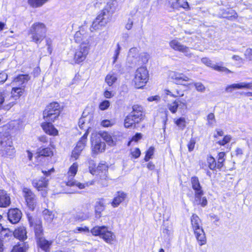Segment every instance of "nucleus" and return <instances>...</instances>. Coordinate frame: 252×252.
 I'll return each mask as SVG.
<instances>
[{"label": "nucleus", "mask_w": 252, "mask_h": 252, "mask_svg": "<svg viewBox=\"0 0 252 252\" xmlns=\"http://www.w3.org/2000/svg\"><path fill=\"white\" fill-rule=\"evenodd\" d=\"M0 236L5 241L10 240L11 239L13 238V233L12 231H10L8 228H5L2 232L0 234Z\"/></svg>", "instance_id": "35"}, {"label": "nucleus", "mask_w": 252, "mask_h": 252, "mask_svg": "<svg viewBox=\"0 0 252 252\" xmlns=\"http://www.w3.org/2000/svg\"><path fill=\"white\" fill-rule=\"evenodd\" d=\"M8 220L12 223H17L20 220L22 217V213L17 208L11 209L7 213Z\"/></svg>", "instance_id": "14"}, {"label": "nucleus", "mask_w": 252, "mask_h": 252, "mask_svg": "<svg viewBox=\"0 0 252 252\" xmlns=\"http://www.w3.org/2000/svg\"><path fill=\"white\" fill-rule=\"evenodd\" d=\"M46 28L45 25L40 22L33 24L29 30V34H31L32 41L36 44L40 43L45 37Z\"/></svg>", "instance_id": "2"}, {"label": "nucleus", "mask_w": 252, "mask_h": 252, "mask_svg": "<svg viewBox=\"0 0 252 252\" xmlns=\"http://www.w3.org/2000/svg\"><path fill=\"white\" fill-rule=\"evenodd\" d=\"M26 248L20 245L15 246L13 247L11 252H26Z\"/></svg>", "instance_id": "54"}, {"label": "nucleus", "mask_w": 252, "mask_h": 252, "mask_svg": "<svg viewBox=\"0 0 252 252\" xmlns=\"http://www.w3.org/2000/svg\"><path fill=\"white\" fill-rule=\"evenodd\" d=\"M30 79L28 74H21L15 77L11 82L12 86L17 87H26V83Z\"/></svg>", "instance_id": "15"}, {"label": "nucleus", "mask_w": 252, "mask_h": 252, "mask_svg": "<svg viewBox=\"0 0 252 252\" xmlns=\"http://www.w3.org/2000/svg\"><path fill=\"white\" fill-rule=\"evenodd\" d=\"M48 179L46 178L42 177L41 179H34L32 181V185L38 191H41V194L43 196H45L47 194V188L48 187Z\"/></svg>", "instance_id": "10"}, {"label": "nucleus", "mask_w": 252, "mask_h": 252, "mask_svg": "<svg viewBox=\"0 0 252 252\" xmlns=\"http://www.w3.org/2000/svg\"><path fill=\"white\" fill-rule=\"evenodd\" d=\"M165 93L167 95H169L171 96L177 97L179 96H181L183 95V94H181L180 92L178 91H176V94H174L173 93V92H171L168 90H165Z\"/></svg>", "instance_id": "61"}, {"label": "nucleus", "mask_w": 252, "mask_h": 252, "mask_svg": "<svg viewBox=\"0 0 252 252\" xmlns=\"http://www.w3.org/2000/svg\"><path fill=\"white\" fill-rule=\"evenodd\" d=\"M117 79L114 74H109L105 78V81L109 86H111L116 82Z\"/></svg>", "instance_id": "42"}, {"label": "nucleus", "mask_w": 252, "mask_h": 252, "mask_svg": "<svg viewBox=\"0 0 252 252\" xmlns=\"http://www.w3.org/2000/svg\"><path fill=\"white\" fill-rule=\"evenodd\" d=\"M185 105V103L182 102L181 100L177 99L174 102L167 104V108L172 113H175L177 112V108L180 104Z\"/></svg>", "instance_id": "32"}, {"label": "nucleus", "mask_w": 252, "mask_h": 252, "mask_svg": "<svg viewBox=\"0 0 252 252\" xmlns=\"http://www.w3.org/2000/svg\"><path fill=\"white\" fill-rule=\"evenodd\" d=\"M197 198L195 196V202L197 204H200L202 206H205L207 204V200L205 197H200V198L196 199Z\"/></svg>", "instance_id": "53"}, {"label": "nucleus", "mask_w": 252, "mask_h": 252, "mask_svg": "<svg viewBox=\"0 0 252 252\" xmlns=\"http://www.w3.org/2000/svg\"><path fill=\"white\" fill-rule=\"evenodd\" d=\"M169 4L173 9L182 8L186 11L190 9L189 4L186 0H171L169 1Z\"/></svg>", "instance_id": "19"}, {"label": "nucleus", "mask_w": 252, "mask_h": 252, "mask_svg": "<svg viewBox=\"0 0 252 252\" xmlns=\"http://www.w3.org/2000/svg\"><path fill=\"white\" fill-rule=\"evenodd\" d=\"M88 134V132L86 131L83 136L81 138L80 140L77 143L75 148L81 151L83 150L86 145Z\"/></svg>", "instance_id": "37"}, {"label": "nucleus", "mask_w": 252, "mask_h": 252, "mask_svg": "<svg viewBox=\"0 0 252 252\" xmlns=\"http://www.w3.org/2000/svg\"><path fill=\"white\" fill-rule=\"evenodd\" d=\"M114 122L113 120H104L101 122V125L104 127L111 126L114 125Z\"/></svg>", "instance_id": "56"}, {"label": "nucleus", "mask_w": 252, "mask_h": 252, "mask_svg": "<svg viewBox=\"0 0 252 252\" xmlns=\"http://www.w3.org/2000/svg\"><path fill=\"white\" fill-rule=\"evenodd\" d=\"M169 45L170 47L174 50L181 52L187 57H191L192 56V54L190 52L189 48L182 44L176 39L171 40L169 42Z\"/></svg>", "instance_id": "11"}, {"label": "nucleus", "mask_w": 252, "mask_h": 252, "mask_svg": "<svg viewBox=\"0 0 252 252\" xmlns=\"http://www.w3.org/2000/svg\"><path fill=\"white\" fill-rule=\"evenodd\" d=\"M201 62L207 66L212 67L213 64H212V61L207 58H203L201 59Z\"/></svg>", "instance_id": "64"}, {"label": "nucleus", "mask_w": 252, "mask_h": 252, "mask_svg": "<svg viewBox=\"0 0 252 252\" xmlns=\"http://www.w3.org/2000/svg\"><path fill=\"white\" fill-rule=\"evenodd\" d=\"M121 50V47L120 44L119 43H118L117 44V48L115 50L114 54V56L113 57V63H115L117 61V60L118 58V57L119 56Z\"/></svg>", "instance_id": "50"}, {"label": "nucleus", "mask_w": 252, "mask_h": 252, "mask_svg": "<svg viewBox=\"0 0 252 252\" xmlns=\"http://www.w3.org/2000/svg\"><path fill=\"white\" fill-rule=\"evenodd\" d=\"M38 153L40 156L49 157L53 155V152L48 148L39 149Z\"/></svg>", "instance_id": "44"}, {"label": "nucleus", "mask_w": 252, "mask_h": 252, "mask_svg": "<svg viewBox=\"0 0 252 252\" xmlns=\"http://www.w3.org/2000/svg\"><path fill=\"white\" fill-rule=\"evenodd\" d=\"M9 195L3 190H0V207L6 208L10 205Z\"/></svg>", "instance_id": "22"}, {"label": "nucleus", "mask_w": 252, "mask_h": 252, "mask_svg": "<svg viewBox=\"0 0 252 252\" xmlns=\"http://www.w3.org/2000/svg\"><path fill=\"white\" fill-rule=\"evenodd\" d=\"M92 152L93 153L97 154L98 153L103 152L105 149V143L101 141L96 142L94 144L92 142Z\"/></svg>", "instance_id": "30"}, {"label": "nucleus", "mask_w": 252, "mask_h": 252, "mask_svg": "<svg viewBox=\"0 0 252 252\" xmlns=\"http://www.w3.org/2000/svg\"><path fill=\"white\" fill-rule=\"evenodd\" d=\"M60 112V106L58 103H51L43 111V118L47 122H54L59 116Z\"/></svg>", "instance_id": "4"}, {"label": "nucleus", "mask_w": 252, "mask_h": 252, "mask_svg": "<svg viewBox=\"0 0 252 252\" xmlns=\"http://www.w3.org/2000/svg\"><path fill=\"white\" fill-rule=\"evenodd\" d=\"M174 122L180 129L183 130L186 126V120L184 117L175 119Z\"/></svg>", "instance_id": "38"}, {"label": "nucleus", "mask_w": 252, "mask_h": 252, "mask_svg": "<svg viewBox=\"0 0 252 252\" xmlns=\"http://www.w3.org/2000/svg\"><path fill=\"white\" fill-rule=\"evenodd\" d=\"M149 80V72L145 66L138 68L135 72L133 79L135 87L141 88L144 86Z\"/></svg>", "instance_id": "5"}, {"label": "nucleus", "mask_w": 252, "mask_h": 252, "mask_svg": "<svg viewBox=\"0 0 252 252\" xmlns=\"http://www.w3.org/2000/svg\"><path fill=\"white\" fill-rule=\"evenodd\" d=\"M126 197V194L124 192L118 191L115 197L114 198L111 203L112 205L114 207L118 206L120 203L123 202Z\"/></svg>", "instance_id": "27"}, {"label": "nucleus", "mask_w": 252, "mask_h": 252, "mask_svg": "<svg viewBox=\"0 0 252 252\" xmlns=\"http://www.w3.org/2000/svg\"><path fill=\"white\" fill-rule=\"evenodd\" d=\"M105 206L104 200L100 199L97 201L95 205V214L96 218H99L101 216V213L104 210Z\"/></svg>", "instance_id": "26"}, {"label": "nucleus", "mask_w": 252, "mask_h": 252, "mask_svg": "<svg viewBox=\"0 0 252 252\" xmlns=\"http://www.w3.org/2000/svg\"><path fill=\"white\" fill-rule=\"evenodd\" d=\"M90 50V43L88 40L83 41L76 49L74 56L75 63H79L84 61Z\"/></svg>", "instance_id": "7"}, {"label": "nucleus", "mask_w": 252, "mask_h": 252, "mask_svg": "<svg viewBox=\"0 0 252 252\" xmlns=\"http://www.w3.org/2000/svg\"><path fill=\"white\" fill-rule=\"evenodd\" d=\"M36 239L38 245L42 250L45 252H49L50 251V247L52 245V241H47L43 237Z\"/></svg>", "instance_id": "23"}, {"label": "nucleus", "mask_w": 252, "mask_h": 252, "mask_svg": "<svg viewBox=\"0 0 252 252\" xmlns=\"http://www.w3.org/2000/svg\"><path fill=\"white\" fill-rule=\"evenodd\" d=\"M7 92L5 90L3 89H0V106L3 103L4 101V98Z\"/></svg>", "instance_id": "58"}, {"label": "nucleus", "mask_w": 252, "mask_h": 252, "mask_svg": "<svg viewBox=\"0 0 252 252\" xmlns=\"http://www.w3.org/2000/svg\"><path fill=\"white\" fill-rule=\"evenodd\" d=\"M51 122H52L46 121V122L42 124L41 127L47 134L50 135L56 136L58 134V131L51 123Z\"/></svg>", "instance_id": "20"}, {"label": "nucleus", "mask_w": 252, "mask_h": 252, "mask_svg": "<svg viewBox=\"0 0 252 252\" xmlns=\"http://www.w3.org/2000/svg\"><path fill=\"white\" fill-rule=\"evenodd\" d=\"M131 154L133 158H137L140 156L141 152L139 149L135 148L131 150Z\"/></svg>", "instance_id": "63"}, {"label": "nucleus", "mask_w": 252, "mask_h": 252, "mask_svg": "<svg viewBox=\"0 0 252 252\" xmlns=\"http://www.w3.org/2000/svg\"><path fill=\"white\" fill-rule=\"evenodd\" d=\"M245 58L249 61H252V48L247 49L245 52Z\"/></svg>", "instance_id": "62"}, {"label": "nucleus", "mask_w": 252, "mask_h": 252, "mask_svg": "<svg viewBox=\"0 0 252 252\" xmlns=\"http://www.w3.org/2000/svg\"><path fill=\"white\" fill-rule=\"evenodd\" d=\"M139 56V50L137 48H130L128 53L127 62L130 64L136 65L138 63Z\"/></svg>", "instance_id": "17"}, {"label": "nucleus", "mask_w": 252, "mask_h": 252, "mask_svg": "<svg viewBox=\"0 0 252 252\" xmlns=\"http://www.w3.org/2000/svg\"><path fill=\"white\" fill-rule=\"evenodd\" d=\"M195 142H196V141H195V140L194 138H190L189 141V143L188 144V147L189 151V152L193 151V150L194 149Z\"/></svg>", "instance_id": "60"}, {"label": "nucleus", "mask_w": 252, "mask_h": 252, "mask_svg": "<svg viewBox=\"0 0 252 252\" xmlns=\"http://www.w3.org/2000/svg\"><path fill=\"white\" fill-rule=\"evenodd\" d=\"M191 223L196 238L200 246H202L206 243V239L203 229L201 225V220L195 214L191 218Z\"/></svg>", "instance_id": "3"}, {"label": "nucleus", "mask_w": 252, "mask_h": 252, "mask_svg": "<svg viewBox=\"0 0 252 252\" xmlns=\"http://www.w3.org/2000/svg\"><path fill=\"white\" fill-rule=\"evenodd\" d=\"M105 232H103L101 238H102L106 242L111 244L115 239V235L111 231H109L106 227Z\"/></svg>", "instance_id": "29"}, {"label": "nucleus", "mask_w": 252, "mask_h": 252, "mask_svg": "<svg viewBox=\"0 0 252 252\" xmlns=\"http://www.w3.org/2000/svg\"><path fill=\"white\" fill-rule=\"evenodd\" d=\"M44 220L48 222H51L54 218V214L48 209H45L42 212Z\"/></svg>", "instance_id": "33"}, {"label": "nucleus", "mask_w": 252, "mask_h": 252, "mask_svg": "<svg viewBox=\"0 0 252 252\" xmlns=\"http://www.w3.org/2000/svg\"><path fill=\"white\" fill-rule=\"evenodd\" d=\"M207 162L208 163L209 167L211 170L215 169L217 167V163L215 161V158L212 157H209L207 158Z\"/></svg>", "instance_id": "46"}, {"label": "nucleus", "mask_w": 252, "mask_h": 252, "mask_svg": "<svg viewBox=\"0 0 252 252\" xmlns=\"http://www.w3.org/2000/svg\"><path fill=\"white\" fill-rule=\"evenodd\" d=\"M13 237L17 238L19 240H24L27 238V231L26 228L22 226L16 229L13 232Z\"/></svg>", "instance_id": "28"}, {"label": "nucleus", "mask_w": 252, "mask_h": 252, "mask_svg": "<svg viewBox=\"0 0 252 252\" xmlns=\"http://www.w3.org/2000/svg\"><path fill=\"white\" fill-rule=\"evenodd\" d=\"M48 0H28L29 4L32 7H38L47 2Z\"/></svg>", "instance_id": "40"}, {"label": "nucleus", "mask_w": 252, "mask_h": 252, "mask_svg": "<svg viewBox=\"0 0 252 252\" xmlns=\"http://www.w3.org/2000/svg\"><path fill=\"white\" fill-rule=\"evenodd\" d=\"M24 196L29 208L33 210L36 204V198L34 193L29 188H24L22 190Z\"/></svg>", "instance_id": "9"}, {"label": "nucleus", "mask_w": 252, "mask_h": 252, "mask_svg": "<svg viewBox=\"0 0 252 252\" xmlns=\"http://www.w3.org/2000/svg\"><path fill=\"white\" fill-rule=\"evenodd\" d=\"M231 139V137L229 135H225L222 140L219 141L218 143L221 146H223L225 144L229 143Z\"/></svg>", "instance_id": "51"}, {"label": "nucleus", "mask_w": 252, "mask_h": 252, "mask_svg": "<svg viewBox=\"0 0 252 252\" xmlns=\"http://www.w3.org/2000/svg\"><path fill=\"white\" fill-rule=\"evenodd\" d=\"M84 35L80 31L77 32L74 35V39L76 42H80L82 41Z\"/></svg>", "instance_id": "59"}, {"label": "nucleus", "mask_w": 252, "mask_h": 252, "mask_svg": "<svg viewBox=\"0 0 252 252\" xmlns=\"http://www.w3.org/2000/svg\"><path fill=\"white\" fill-rule=\"evenodd\" d=\"M114 1L111 0L107 2L103 10L94 21L90 28L91 32L100 30L105 26L111 19L112 14L114 12Z\"/></svg>", "instance_id": "1"}, {"label": "nucleus", "mask_w": 252, "mask_h": 252, "mask_svg": "<svg viewBox=\"0 0 252 252\" xmlns=\"http://www.w3.org/2000/svg\"><path fill=\"white\" fill-rule=\"evenodd\" d=\"M169 77L174 80L177 84L183 85L184 82L189 81V77L183 73H180L176 71H170L169 74Z\"/></svg>", "instance_id": "16"}, {"label": "nucleus", "mask_w": 252, "mask_h": 252, "mask_svg": "<svg viewBox=\"0 0 252 252\" xmlns=\"http://www.w3.org/2000/svg\"><path fill=\"white\" fill-rule=\"evenodd\" d=\"M150 58V55L149 54L146 52H143L139 54L138 63L137 64H146L148 63L149 59Z\"/></svg>", "instance_id": "36"}, {"label": "nucleus", "mask_w": 252, "mask_h": 252, "mask_svg": "<svg viewBox=\"0 0 252 252\" xmlns=\"http://www.w3.org/2000/svg\"><path fill=\"white\" fill-rule=\"evenodd\" d=\"M25 92V86H22L21 87H17L13 86L12 89L11 91V96L10 98L14 100L10 102L9 106L11 107L16 104V101Z\"/></svg>", "instance_id": "12"}, {"label": "nucleus", "mask_w": 252, "mask_h": 252, "mask_svg": "<svg viewBox=\"0 0 252 252\" xmlns=\"http://www.w3.org/2000/svg\"><path fill=\"white\" fill-rule=\"evenodd\" d=\"M212 68L218 71L225 72L226 73L231 72V71L227 69V68L224 66H219L216 64H213Z\"/></svg>", "instance_id": "47"}, {"label": "nucleus", "mask_w": 252, "mask_h": 252, "mask_svg": "<svg viewBox=\"0 0 252 252\" xmlns=\"http://www.w3.org/2000/svg\"><path fill=\"white\" fill-rule=\"evenodd\" d=\"M105 227L104 226H96L91 230V232L94 236H99L101 237L103 234V232H105Z\"/></svg>", "instance_id": "34"}, {"label": "nucleus", "mask_w": 252, "mask_h": 252, "mask_svg": "<svg viewBox=\"0 0 252 252\" xmlns=\"http://www.w3.org/2000/svg\"><path fill=\"white\" fill-rule=\"evenodd\" d=\"M108 166L106 163L101 162L97 166L96 169H94L93 168L89 167V170L91 174H99L100 173L106 174L108 170Z\"/></svg>", "instance_id": "24"}, {"label": "nucleus", "mask_w": 252, "mask_h": 252, "mask_svg": "<svg viewBox=\"0 0 252 252\" xmlns=\"http://www.w3.org/2000/svg\"><path fill=\"white\" fill-rule=\"evenodd\" d=\"M194 85L196 90L198 92H203L205 91V87L201 83H195Z\"/></svg>", "instance_id": "57"}, {"label": "nucleus", "mask_w": 252, "mask_h": 252, "mask_svg": "<svg viewBox=\"0 0 252 252\" xmlns=\"http://www.w3.org/2000/svg\"><path fill=\"white\" fill-rule=\"evenodd\" d=\"M31 225L34 228L35 235L36 239L43 237V229L40 220H36L35 222H31Z\"/></svg>", "instance_id": "25"}, {"label": "nucleus", "mask_w": 252, "mask_h": 252, "mask_svg": "<svg viewBox=\"0 0 252 252\" xmlns=\"http://www.w3.org/2000/svg\"><path fill=\"white\" fill-rule=\"evenodd\" d=\"M101 136L108 145L111 146L116 145V141L109 133L107 132H103L101 133Z\"/></svg>", "instance_id": "31"}, {"label": "nucleus", "mask_w": 252, "mask_h": 252, "mask_svg": "<svg viewBox=\"0 0 252 252\" xmlns=\"http://www.w3.org/2000/svg\"><path fill=\"white\" fill-rule=\"evenodd\" d=\"M252 88V85L248 84L246 82H241L237 84H233L227 86L225 89L226 92L231 93L233 90L236 89Z\"/></svg>", "instance_id": "21"}, {"label": "nucleus", "mask_w": 252, "mask_h": 252, "mask_svg": "<svg viewBox=\"0 0 252 252\" xmlns=\"http://www.w3.org/2000/svg\"><path fill=\"white\" fill-rule=\"evenodd\" d=\"M207 120L208 121V124L210 126H213L216 122L215 115L212 113L208 114Z\"/></svg>", "instance_id": "52"}, {"label": "nucleus", "mask_w": 252, "mask_h": 252, "mask_svg": "<svg viewBox=\"0 0 252 252\" xmlns=\"http://www.w3.org/2000/svg\"><path fill=\"white\" fill-rule=\"evenodd\" d=\"M15 153V149L11 139L6 136L0 138V155L2 156L10 157Z\"/></svg>", "instance_id": "6"}, {"label": "nucleus", "mask_w": 252, "mask_h": 252, "mask_svg": "<svg viewBox=\"0 0 252 252\" xmlns=\"http://www.w3.org/2000/svg\"><path fill=\"white\" fill-rule=\"evenodd\" d=\"M154 153V148L153 147H150V148L146 152V154L144 158L145 160L146 161H148L150 158H152Z\"/></svg>", "instance_id": "49"}, {"label": "nucleus", "mask_w": 252, "mask_h": 252, "mask_svg": "<svg viewBox=\"0 0 252 252\" xmlns=\"http://www.w3.org/2000/svg\"><path fill=\"white\" fill-rule=\"evenodd\" d=\"M86 118H81L79 120L78 125L81 129H84L85 130H87L86 131L88 132L89 126L88 124L86 123Z\"/></svg>", "instance_id": "43"}, {"label": "nucleus", "mask_w": 252, "mask_h": 252, "mask_svg": "<svg viewBox=\"0 0 252 252\" xmlns=\"http://www.w3.org/2000/svg\"><path fill=\"white\" fill-rule=\"evenodd\" d=\"M135 123H137L135 121V119L129 114L125 119V126L126 128H129Z\"/></svg>", "instance_id": "41"}, {"label": "nucleus", "mask_w": 252, "mask_h": 252, "mask_svg": "<svg viewBox=\"0 0 252 252\" xmlns=\"http://www.w3.org/2000/svg\"><path fill=\"white\" fill-rule=\"evenodd\" d=\"M78 169V164L77 162H74L70 166L66 174L68 178V181L66 182V185L68 186H76L80 189H82L85 188V184L73 181V178L77 173Z\"/></svg>", "instance_id": "8"}, {"label": "nucleus", "mask_w": 252, "mask_h": 252, "mask_svg": "<svg viewBox=\"0 0 252 252\" xmlns=\"http://www.w3.org/2000/svg\"><path fill=\"white\" fill-rule=\"evenodd\" d=\"M110 101L107 100H104L100 103L99 105V108L101 110H105L107 109L110 106Z\"/></svg>", "instance_id": "48"}, {"label": "nucleus", "mask_w": 252, "mask_h": 252, "mask_svg": "<svg viewBox=\"0 0 252 252\" xmlns=\"http://www.w3.org/2000/svg\"><path fill=\"white\" fill-rule=\"evenodd\" d=\"M82 151L75 148L74 150L72 151V155H71V158H74V159L76 160L78 158L81 152Z\"/></svg>", "instance_id": "55"}, {"label": "nucleus", "mask_w": 252, "mask_h": 252, "mask_svg": "<svg viewBox=\"0 0 252 252\" xmlns=\"http://www.w3.org/2000/svg\"><path fill=\"white\" fill-rule=\"evenodd\" d=\"M11 125L16 130H20L24 128V126L22 121L17 120L13 121Z\"/></svg>", "instance_id": "45"}, {"label": "nucleus", "mask_w": 252, "mask_h": 252, "mask_svg": "<svg viewBox=\"0 0 252 252\" xmlns=\"http://www.w3.org/2000/svg\"><path fill=\"white\" fill-rule=\"evenodd\" d=\"M135 119L137 123L140 122L144 118L143 108L142 106L134 105L132 107V111L130 114Z\"/></svg>", "instance_id": "18"}, {"label": "nucleus", "mask_w": 252, "mask_h": 252, "mask_svg": "<svg viewBox=\"0 0 252 252\" xmlns=\"http://www.w3.org/2000/svg\"><path fill=\"white\" fill-rule=\"evenodd\" d=\"M191 187L194 190L195 196L196 199L200 198L203 195V191L200 186L198 178L196 176L192 177L191 178Z\"/></svg>", "instance_id": "13"}, {"label": "nucleus", "mask_w": 252, "mask_h": 252, "mask_svg": "<svg viewBox=\"0 0 252 252\" xmlns=\"http://www.w3.org/2000/svg\"><path fill=\"white\" fill-rule=\"evenodd\" d=\"M91 216L89 212L86 213H78L75 216V219L78 221H82L89 219Z\"/></svg>", "instance_id": "39"}]
</instances>
